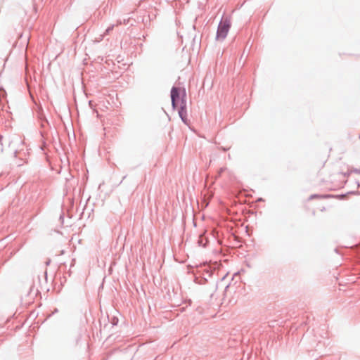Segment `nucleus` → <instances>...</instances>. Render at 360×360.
Listing matches in <instances>:
<instances>
[{"label": "nucleus", "mask_w": 360, "mask_h": 360, "mask_svg": "<svg viewBox=\"0 0 360 360\" xmlns=\"http://www.w3.org/2000/svg\"><path fill=\"white\" fill-rule=\"evenodd\" d=\"M323 198V195H311L309 196V200H312V199H314V198H317V199H320V198Z\"/></svg>", "instance_id": "7ed1b4c3"}, {"label": "nucleus", "mask_w": 360, "mask_h": 360, "mask_svg": "<svg viewBox=\"0 0 360 360\" xmlns=\"http://www.w3.org/2000/svg\"><path fill=\"white\" fill-rule=\"evenodd\" d=\"M230 27L231 22L229 20L224 19L221 20L218 27L217 39L218 40H224L227 36Z\"/></svg>", "instance_id": "f03ea898"}, {"label": "nucleus", "mask_w": 360, "mask_h": 360, "mask_svg": "<svg viewBox=\"0 0 360 360\" xmlns=\"http://www.w3.org/2000/svg\"><path fill=\"white\" fill-rule=\"evenodd\" d=\"M171 98L174 108H179L183 110L186 106L184 98L181 96L180 89L173 87L171 90Z\"/></svg>", "instance_id": "f257e3e1"}]
</instances>
